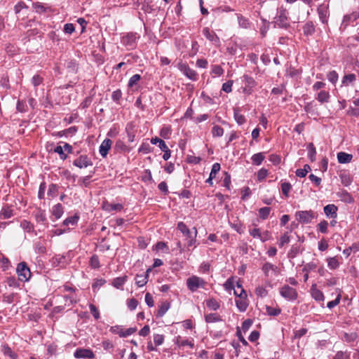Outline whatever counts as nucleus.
Masks as SVG:
<instances>
[{
    "instance_id": "1",
    "label": "nucleus",
    "mask_w": 359,
    "mask_h": 359,
    "mask_svg": "<svg viewBox=\"0 0 359 359\" xmlns=\"http://www.w3.org/2000/svg\"><path fill=\"white\" fill-rule=\"evenodd\" d=\"M274 19L275 26L284 29H287L290 26L288 12L283 6L277 9V13Z\"/></svg>"
},
{
    "instance_id": "2",
    "label": "nucleus",
    "mask_w": 359,
    "mask_h": 359,
    "mask_svg": "<svg viewBox=\"0 0 359 359\" xmlns=\"http://www.w3.org/2000/svg\"><path fill=\"white\" fill-rule=\"evenodd\" d=\"M177 67L178 69L188 79L196 81L198 77V74L195 70L190 68L187 62H183L182 61H180Z\"/></svg>"
},
{
    "instance_id": "3",
    "label": "nucleus",
    "mask_w": 359,
    "mask_h": 359,
    "mask_svg": "<svg viewBox=\"0 0 359 359\" xmlns=\"http://www.w3.org/2000/svg\"><path fill=\"white\" fill-rule=\"evenodd\" d=\"M238 289H241V292L239 293V297L236 299V306L240 311H245L248 306L247 294L241 285H238Z\"/></svg>"
},
{
    "instance_id": "4",
    "label": "nucleus",
    "mask_w": 359,
    "mask_h": 359,
    "mask_svg": "<svg viewBox=\"0 0 359 359\" xmlns=\"http://www.w3.org/2000/svg\"><path fill=\"white\" fill-rule=\"evenodd\" d=\"M140 36L137 33H128L123 36L121 39V43L123 46H126L128 49H134L136 47L137 40Z\"/></svg>"
},
{
    "instance_id": "5",
    "label": "nucleus",
    "mask_w": 359,
    "mask_h": 359,
    "mask_svg": "<svg viewBox=\"0 0 359 359\" xmlns=\"http://www.w3.org/2000/svg\"><path fill=\"white\" fill-rule=\"evenodd\" d=\"M297 220L302 224H309L316 217V214L312 210L298 211L295 214Z\"/></svg>"
},
{
    "instance_id": "6",
    "label": "nucleus",
    "mask_w": 359,
    "mask_h": 359,
    "mask_svg": "<svg viewBox=\"0 0 359 359\" xmlns=\"http://www.w3.org/2000/svg\"><path fill=\"white\" fill-rule=\"evenodd\" d=\"M205 284L203 279L196 276L189 278L187 280V287L191 292L196 291L199 287H203Z\"/></svg>"
},
{
    "instance_id": "7",
    "label": "nucleus",
    "mask_w": 359,
    "mask_h": 359,
    "mask_svg": "<svg viewBox=\"0 0 359 359\" xmlns=\"http://www.w3.org/2000/svg\"><path fill=\"white\" fill-rule=\"evenodd\" d=\"M16 271L20 280L27 281L29 279L31 273L29 269L25 262L20 263L18 265Z\"/></svg>"
},
{
    "instance_id": "8",
    "label": "nucleus",
    "mask_w": 359,
    "mask_h": 359,
    "mask_svg": "<svg viewBox=\"0 0 359 359\" xmlns=\"http://www.w3.org/2000/svg\"><path fill=\"white\" fill-rule=\"evenodd\" d=\"M280 295L289 301H294L297 298V292L295 289L285 285L280 290Z\"/></svg>"
},
{
    "instance_id": "9",
    "label": "nucleus",
    "mask_w": 359,
    "mask_h": 359,
    "mask_svg": "<svg viewBox=\"0 0 359 359\" xmlns=\"http://www.w3.org/2000/svg\"><path fill=\"white\" fill-rule=\"evenodd\" d=\"M318 17L322 23L326 24L330 16L328 5L321 4L317 8Z\"/></svg>"
},
{
    "instance_id": "10",
    "label": "nucleus",
    "mask_w": 359,
    "mask_h": 359,
    "mask_svg": "<svg viewBox=\"0 0 359 359\" xmlns=\"http://www.w3.org/2000/svg\"><path fill=\"white\" fill-rule=\"evenodd\" d=\"M74 355L76 358H84V359H92L95 356L93 352L91 350L86 349V348L77 349L74 352Z\"/></svg>"
},
{
    "instance_id": "11",
    "label": "nucleus",
    "mask_w": 359,
    "mask_h": 359,
    "mask_svg": "<svg viewBox=\"0 0 359 359\" xmlns=\"http://www.w3.org/2000/svg\"><path fill=\"white\" fill-rule=\"evenodd\" d=\"M359 18V12L353 11L351 14L344 15L341 27L344 29L347 27L351 22L356 21Z\"/></svg>"
},
{
    "instance_id": "12",
    "label": "nucleus",
    "mask_w": 359,
    "mask_h": 359,
    "mask_svg": "<svg viewBox=\"0 0 359 359\" xmlns=\"http://www.w3.org/2000/svg\"><path fill=\"white\" fill-rule=\"evenodd\" d=\"M74 165L79 168H87L91 165L90 160L86 156H81L74 161Z\"/></svg>"
},
{
    "instance_id": "13",
    "label": "nucleus",
    "mask_w": 359,
    "mask_h": 359,
    "mask_svg": "<svg viewBox=\"0 0 359 359\" xmlns=\"http://www.w3.org/2000/svg\"><path fill=\"white\" fill-rule=\"evenodd\" d=\"M112 144V141L109 139H105L100 146V154L102 157H105Z\"/></svg>"
},
{
    "instance_id": "14",
    "label": "nucleus",
    "mask_w": 359,
    "mask_h": 359,
    "mask_svg": "<svg viewBox=\"0 0 359 359\" xmlns=\"http://www.w3.org/2000/svg\"><path fill=\"white\" fill-rule=\"evenodd\" d=\"M262 270L266 276L276 275L278 273L277 267L270 263L264 264Z\"/></svg>"
},
{
    "instance_id": "15",
    "label": "nucleus",
    "mask_w": 359,
    "mask_h": 359,
    "mask_svg": "<svg viewBox=\"0 0 359 359\" xmlns=\"http://www.w3.org/2000/svg\"><path fill=\"white\" fill-rule=\"evenodd\" d=\"M337 208L336 205L333 204L327 205L324 208V212L325 215L330 218H336L337 217Z\"/></svg>"
},
{
    "instance_id": "16",
    "label": "nucleus",
    "mask_w": 359,
    "mask_h": 359,
    "mask_svg": "<svg viewBox=\"0 0 359 359\" xmlns=\"http://www.w3.org/2000/svg\"><path fill=\"white\" fill-rule=\"evenodd\" d=\"M303 32L305 36H311L316 32V27L312 21H307L303 26Z\"/></svg>"
},
{
    "instance_id": "17",
    "label": "nucleus",
    "mask_w": 359,
    "mask_h": 359,
    "mask_svg": "<svg viewBox=\"0 0 359 359\" xmlns=\"http://www.w3.org/2000/svg\"><path fill=\"white\" fill-rule=\"evenodd\" d=\"M203 34L206 37L207 39H208L210 41H219V37L217 36V34L214 32L210 31V29L208 27L203 28Z\"/></svg>"
},
{
    "instance_id": "18",
    "label": "nucleus",
    "mask_w": 359,
    "mask_h": 359,
    "mask_svg": "<svg viewBox=\"0 0 359 359\" xmlns=\"http://www.w3.org/2000/svg\"><path fill=\"white\" fill-rule=\"evenodd\" d=\"M353 156L345 152H339L337 154V160L340 163H348L351 161Z\"/></svg>"
},
{
    "instance_id": "19",
    "label": "nucleus",
    "mask_w": 359,
    "mask_h": 359,
    "mask_svg": "<svg viewBox=\"0 0 359 359\" xmlns=\"http://www.w3.org/2000/svg\"><path fill=\"white\" fill-rule=\"evenodd\" d=\"M141 79H142V76L140 74H136L133 75L129 79V81L128 83V88H132L140 87L139 83L141 81Z\"/></svg>"
},
{
    "instance_id": "20",
    "label": "nucleus",
    "mask_w": 359,
    "mask_h": 359,
    "mask_svg": "<svg viewBox=\"0 0 359 359\" xmlns=\"http://www.w3.org/2000/svg\"><path fill=\"white\" fill-rule=\"evenodd\" d=\"M311 292L312 297L315 299L316 301L324 300V295L323 292L320 290H318L315 285H312Z\"/></svg>"
},
{
    "instance_id": "21",
    "label": "nucleus",
    "mask_w": 359,
    "mask_h": 359,
    "mask_svg": "<svg viewBox=\"0 0 359 359\" xmlns=\"http://www.w3.org/2000/svg\"><path fill=\"white\" fill-rule=\"evenodd\" d=\"M102 207L103 209L107 211H121L123 209V205L119 203L112 204L109 203H104Z\"/></svg>"
},
{
    "instance_id": "22",
    "label": "nucleus",
    "mask_w": 359,
    "mask_h": 359,
    "mask_svg": "<svg viewBox=\"0 0 359 359\" xmlns=\"http://www.w3.org/2000/svg\"><path fill=\"white\" fill-rule=\"evenodd\" d=\"M243 78V82L245 84V88H248L250 89L257 87V83L253 78L248 75H244Z\"/></svg>"
},
{
    "instance_id": "23",
    "label": "nucleus",
    "mask_w": 359,
    "mask_h": 359,
    "mask_svg": "<svg viewBox=\"0 0 359 359\" xmlns=\"http://www.w3.org/2000/svg\"><path fill=\"white\" fill-rule=\"evenodd\" d=\"M127 280V276L118 277L113 280L112 285L117 289H121Z\"/></svg>"
},
{
    "instance_id": "24",
    "label": "nucleus",
    "mask_w": 359,
    "mask_h": 359,
    "mask_svg": "<svg viewBox=\"0 0 359 359\" xmlns=\"http://www.w3.org/2000/svg\"><path fill=\"white\" fill-rule=\"evenodd\" d=\"M52 213L56 219L60 218L63 214L62 205L60 203L54 205L52 210Z\"/></svg>"
},
{
    "instance_id": "25",
    "label": "nucleus",
    "mask_w": 359,
    "mask_h": 359,
    "mask_svg": "<svg viewBox=\"0 0 359 359\" xmlns=\"http://www.w3.org/2000/svg\"><path fill=\"white\" fill-rule=\"evenodd\" d=\"M148 275H137L135 278V283L138 287H142L147 284Z\"/></svg>"
},
{
    "instance_id": "26",
    "label": "nucleus",
    "mask_w": 359,
    "mask_h": 359,
    "mask_svg": "<svg viewBox=\"0 0 359 359\" xmlns=\"http://www.w3.org/2000/svg\"><path fill=\"white\" fill-rule=\"evenodd\" d=\"M327 266L330 269H336L339 266V262L336 257L327 259Z\"/></svg>"
},
{
    "instance_id": "27",
    "label": "nucleus",
    "mask_w": 359,
    "mask_h": 359,
    "mask_svg": "<svg viewBox=\"0 0 359 359\" xmlns=\"http://www.w3.org/2000/svg\"><path fill=\"white\" fill-rule=\"evenodd\" d=\"M307 149H308V156L311 161H314L316 160V148L313 143H309L307 145Z\"/></svg>"
},
{
    "instance_id": "28",
    "label": "nucleus",
    "mask_w": 359,
    "mask_h": 359,
    "mask_svg": "<svg viewBox=\"0 0 359 359\" xmlns=\"http://www.w3.org/2000/svg\"><path fill=\"white\" fill-rule=\"evenodd\" d=\"M177 228L184 236H187L188 238L191 237L192 233L188 229L187 225L183 222H180L177 225Z\"/></svg>"
},
{
    "instance_id": "29",
    "label": "nucleus",
    "mask_w": 359,
    "mask_h": 359,
    "mask_svg": "<svg viewBox=\"0 0 359 359\" xmlns=\"http://www.w3.org/2000/svg\"><path fill=\"white\" fill-rule=\"evenodd\" d=\"M32 6L36 12L38 13H46L48 10L50 9L48 7H46L43 4L40 2L33 3Z\"/></svg>"
},
{
    "instance_id": "30",
    "label": "nucleus",
    "mask_w": 359,
    "mask_h": 359,
    "mask_svg": "<svg viewBox=\"0 0 359 359\" xmlns=\"http://www.w3.org/2000/svg\"><path fill=\"white\" fill-rule=\"evenodd\" d=\"M265 156L263 153H257L252 156V161L253 164L259 165L264 161Z\"/></svg>"
},
{
    "instance_id": "31",
    "label": "nucleus",
    "mask_w": 359,
    "mask_h": 359,
    "mask_svg": "<svg viewBox=\"0 0 359 359\" xmlns=\"http://www.w3.org/2000/svg\"><path fill=\"white\" fill-rule=\"evenodd\" d=\"M222 319L217 313H210L205 316V321L208 323L221 321Z\"/></svg>"
},
{
    "instance_id": "32",
    "label": "nucleus",
    "mask_w": 359,
    "mask_h": 359,
    "mask_svg": "<svg viewBox=\"0 0 359 359\" xmlns=\"http://www.w3.org/2000/svg\"><path fill=\"white\" fill-rule=\"evenodd\" d=\"M1 351L4 355L11 357L13 359H16L17 355L15 353L13 352L11 348L8 347L7 345H4L1 347Z\"/></svg>"
},
{
    "instance_id": "33",
    "label": "nucleus",
    "mask_w": 359,
    "mask_h": 359,
    "mask_svg": "<svg viewBox=\"0 0 359 359\" xmlns=\"http://www.w3.org/2000/svg\"><path fill=\"white\" fill-rule=\"evenodd\" d=\"M337 297L333 301H330L327 303V306L329 308V309H332L334 308V306H336L337 305H338L340 302V299H341V292L339 290H337Z\"/></svg>"
},
{
    "instance_id": "34",
    "label": "nucleus",
    "mask_w": 359,
    "mask_h": 359,
    "mask_svg": "<svg viewBox=\"0 0 359 359\" xmlns=\"http://www.w3.org/2000/svg\"><path fill=\"white\" fill-rule=\"evenodd\" d=\"M170 308V304L167 302H163L159 307L158 311V316L162 317L168 311Z\"/></svg>"
},
{
    "instance_id": "35",
    "label": "nucleus",
    "mask_w": 359,
    "mask_h": 359,
    "mask_svg": "<svg viewBox=\"0 0 359 359\" xmlns=\"http://www.w3.org/2000/svg\"><path fill=\"white\" fill-rule=\"evenodd\" d=\"M355 80V75L354 74H349L344 75L342 79V83L347 86L349 83H352Z\"/></svg>"
},
{
    "instance_id": "36",
    "label": "nucleus",
    "mask_w": 359,
    "mask_h": 359,
    "mask_svg": "<svg viewBox=\"0 0 359 359\" xmlns=\"http://www.w3.org/2000/svg\"><path fill=\"white\" fill-rule=\"evenodd\" d=\"M207 306L211 310L216 311L219 308V303L214 299H210L207 301Z\"/></svg>"
},
{
    "instance_id": "37",
    "label": "nucleus",
    "mask_w": 359,
    "mask_h": 359,
    "mask_svg": "<svg viewBox=\"0 0 359 359\" xmlns=\"http://www.w3.org/2000/svg\"><path fill=\"white\" fill-rule=\"evenodd\" d=\"M261 230L257 228L256 225H254V227L249 229V233L250 236H252L254 238H259L261 236Z\"/></svg>"
},
{
    "instance_id": "38",
    "label": "nucleus",
    "mask_w": 359,
    "mask_h": 359,
    "mask_svg": "<svg viewBox=\"0 0 359 359\" xmlns=\"http://www.w3.org/2000/svg\"><path fill=\"white\" fill-rule=\"evenodd\" d=\"M270 211H271V209H270V208H268V207H264V208H260L259 210V217L263 219H266L268 217V216L269 215Z\"/></svg>"
},
{
    "instance_id": "39",
    "label": "nucleus",
    "mask_w": 359,
    "mask_h": 359,
    "mask_svg": "<svg viewBox=\"0 0 359 359\" xmlns=\"http://www.w3.org/2000/svg\"><path fill=\"white\" fill-rule=\"evenodd\" d=\"M338 74L335 71L330 72L327 75V79L333 84H335L338 81Z\"/></svg>"
},
{
    "instance_id": "40",
    "label": "nucleus",
    "mask_w": 359,
    "mask_h": 359,
    "mask_svg": "<svg viewBox=\"0 0 359 359\" xmlns=\"http://www.w3.org/2000/svg\"><path fill=\"white\" fill-rule=\"evenodd\" d=\"M79 220V217L76 216V215H74L73 217H68L67 218L64 222H63V224L65 226H68L69 224L71 225H75L76 224L77 222Z\"/></svg>"
},
{
    "instance_id": "41",
    "label": "nucleus",
    "mask_w": 359,
    "mask_h": 359,
    "mask_svg": "<svg viewBox=\"0 0 359 359\" xmlns=\"http://www.w3.org/2000/svg\"><path fill=\"white\" fill-rule=\"evenodd\" d=\"M212 133L214 137H221L224 134V130L219 126H215L212 128Z\"/></svg>"
},
{
    "instance_id": "42",
    "label": "nucleus",
    "mask_w": 359,
    "mask_h": 359,
    "mask_svg": "<svg viewBox=\"0 0 359 359\" xmlns=\"http://www.w3.org/2000/svg\"><path fill=\"white\" fill-rule=\"evenodd\" d=\"M238 24L243 28H248L249 25L248 20L241 15H238Z\"/></svg>"
},
{
    "instance_id": "43",
    "label": "nucleus",
    "mask_w": 359,
    "mask_h": 359,
    "mask_svg": "<svg viewBox=\"0 0 359 359\" xmlns=\"http://www.w3.org/2000/svg\"><path fill=\"white\" fill-rule=\"evenodd\" d=\"M171 130L169 127H163L160 131V135L164 139L169 138Z\"/></svg>"
},
{
    "instance_id": "44",
    "label": "nucleus",
    "mask_w": 359,
    "mask_h": 359,
    "mask_svg": "<svg viewBox=\"0 0 359 359\" xmlns=\"http://www.w3.org/2000/svg\"><path fill=\"white\" fill-rule=\"evenodd\" d=\"M234 118L238 124H243L245 122V117L239 113L238 109L234 110Z\"/></svg>"
},
{
    "instance_id": "45",
    "label": "nucleus",
    "mask_w": 359,
    "mask_h": 359,
    "mask_svg": "<svg viewBox=\"0 0 359 359\" xmlns=\"http://www.w3.org/2000/svg\"><path fill=\"white\" fill-rule=\"evenodd\" d=\"M358 335L355 332L344 333V339L348 342L355 341Z\"/></svg>"
},
{
    "instance_id": "46",
    "label": "nucleus",
    "mask_w": 359,
    "mask_h": 359,
    "mask_svg": "<svg viewBox=\"0 0 359 359\" xmlns=\"http://www.w3.org/2000/svg\"><path fill=\"white\" fill-rule=\"evenodd\" d=\"M329 97V94L327 91H320L318 95V99L320 102H327Z\"/></svg>"
},
{
    "instance_id": "47",
    "label": "nucleus",
    "mask_w": 359,
    "mask_h": 359,
    "mask_svg": "<svg viewBox=\"0 0 359 359\" xmlns=\"http://www.w3.org/2000/svg\"><path fill=\"white\" fill-rule=\"evenodd\" d=\"M220 164L218 163H215L212 165L211 172L210 173V176H212V177H215L216 175L220 170Z\"/></svg>"
},
{
    "instance_id": "48",
    "label": "nucleus",
    "mask_w": 359,
    "mask_h": 359,
    "mask_svg": "<svg viewBox=\"0 0 359 359\" xmlns=\"http://www.w3.org/2000/svg\"><path fill=\"white\" fill-rule=\"evenodd\" d=\"M255 293L257 296L264 297L267 295V290L262 286H259L255 290Z\"/></svg>"
},
{
    "instance_id": "49",
    "label": "nucleus",
    "mask_w": 359,
    "mask_h": 359,
    "mask_svg": "<svg viewBox=\"0 0 359 359\" xmlns=\"http://www.w3.org/2000/svg\"><path fill=\"white\" fill-rule=\"evenodd\" d=\"M291 184L288 182H284L281 185V189H282V192L283 194L287 196H288V194L291 189Z\"/></svg>"
},
{
    "instance_id": "50",
    "label": "nucleus",
    "mask_w": 359,
    "mask_h": 359,
    "mask_svg": "<svg viewBox=\"0 0 359 359\" xmlns=\"http://www.w3.org/2000/svg\"><path fill=\"white\" fill-rule=\"evenodd\" d=\"M164 341V337L162 334H154V341L156 346H160L163 344Z\"/></svg>"
},
{
    "instance_id": "51",
    "label": "nucleus",
    "mask_w": 359,
    "mask_h": 359,
    "mask_svg": "<svg viewBox=\"0 0 359 359\" xmlns=\"http://www.w3.org/2000/svg\"><path fill=\"white\" fill-rule=\"evenodd\" d=\"M138 304V302L135 299H130L128 300L127 305L130 310H135Z\"/></svg>"
},
{
    "instance_id": "52",
    "label": "nucleus",
    "mask_w": 359,
    "mask_h": 359,
    "mask_svg": "<svg viewBox=\"0 0 359 359\" xmlns=\"http://www.w3.org/2000/svg\"><path fill=\"white\" fill-rule=\"evenodd\" d=\"M267 175H268L267 170H266L264 168H262L257 172L258 180L262 181V180H264L266 177Z\"/></svg>"
},
{
    "instance_id": "53",
    "label": "nucleus",
    "mask_w": 359,
    "mask_h": 359,
    "mask_svg": "<svg viewBox=\"0 0 359 359\" xmlns=\"http://www.w3.org/2000/svg\"><path fill=\"white\" fill-rule=\"evenodd\" d=\"M75 30L74 26L72 23H67L64 26V32L67 34H72Z\"/></svg>"
},
{
    "instance_id": "54",
    "label": "nucleus",
    "mask_w": 359,
    "mask_h": 359,
    "mask_svg": "<svg viewBox=\"0 0 359 359\" xmlns=\"http://www.w3.org/2000/svg\"><path fill=\"white\" fill-rule=\"evenodd\" d=\"M327 226H328L327 222L323 220L318 224V227L320 232L326 233L327 230Z\"/></svg>"
},
{
    "instance_id": "55",
    "label": "nucleus",
    "mask_w": 359,
    "mask_h": 359,
    "mask_svg": "<svg viewBox=\"0 0 359 359\" xmlns=\"http://www.w3.org/2000/svg\"><path fill=\"white\" fill-rule=\"evenodd\" d=\"M145 302L149 307H152L154 305V302L153 297L151 295V294L149 292H147L145 294Z\"/></svg>"
},
{
    "instance_id": "56",
    "label": "nucleus",
    "mask_w": 359,
    "mask_h": 359,
    "mask_svg": "<svg viewBox=\"0 0 359 359\" xmlns=\"http://www.w3.org/2000/svg\"><path fill=\"white\" fill-rule=\"evenodd\" d=\"M224 287L227 290H234L235 289V286H234L233 280L232 279H231V278L228 279L225 282V283L224 284Z\"/></svg>"
},
{
    "instance_id": "57",
    "label": "nucleus",
    "mask_w": 359,
    "mask_h": 359,
    "mask_svg": "<svg viewBox=\"0 0 359 359\" xmlns=\"http://www.w3.org/2000/svg\"><path fill=\"white\" fill-rule=\"evenodd\" d=\"M290 242V236L287 233H284L280 238V246H283L285 244L288 243Z\"/></svg>"
},
{
    "instance_id": "58",
    "label": "nucleus",
    "mask_w": 359,
    "mask_h": 359,
    "mask_svg": "<svg viewBox=\"0 0 359 359\" xmlns=\"http://www.w3.org/2000/svg\"><path fill=\"white\" fill-rule=\"evenodd\" d=\"M252 324V321L250 319L245 320L242 324V330L244 332H247Z\"/></svg>"
},
{
    "instance_id": "59",
    "label": "nucleus",
    "mask_w": 359,
    "mask_h": 359,
    "mask_svg": "<svg viewBox=\"0 0 359 359\" xmlns=\"http://www.w3.org/2000/svg\"><path fill=\"white\" fill-rule=\"evenodd\" d=\"M36 219L37 222L43 224L46 220V217L43 212H39L36 215Z\"/></svg>"
},
{
    "instance_id": "60",
    "label": "nucleus",
    "mask_w": 359,
    "mask_h": 359,
    "mask_svg": "<svg viewBox=\"0 0 359 359\" xmlns=\"http://www.w3.org/2000/svg\"><path fill=\"white\" fill-rule=\"evenodd\" d=\"M20 226H22V228L27 231H30L32 229V224L27 221V220H23L22 222H21V224Z\"/></svg>"
},
{
    "instance_id": "61",
    "label": "nucleus",
    "mask_w": 359,
    "mask_h": 359,
    "mask_svg": "<svg viewBox=\"0 0 359 359\" xmlns=\"http://www.w3.org/2000/svg\"><path fill=\"white\" fill-rule=\"evenodd\" d=\"M270 238H271L270 232L268 231H264L263 232H261V236H260L259 240L262 241V242H265V241L269 240Z\"/></svg>"
},
{
    "instance_id": "62",
    "label": "nucleus",
    "mask_w": 359,
    "mask_h": 359,
    "mask_svg": "<svg viewBox=\"0 0 359 359\" xmlns=\"http://www.w3.org/2000/svg\"><path fill=\"white\" fill-rule=\"evenodd\" d=\"M91 313L93 315L95 319H98L100 318V313L97 309L93 304H90L89 306Z\"/></svg>"
},
{
    "instance_id": "63",
    "label": "nucleus",
    "mask_w": 359,
    "mask_h": 359,
    "mask_svg": "<svg viewBox=\"0 0 359 359\" xmlns=\"http://www.w3.org/2000/svg\"><path fill=\"white\" fill-rule=\"evenodd\" d=\"M90 263V266L93 268L96 269V268H98L100 266L99 259H98V257H96V256H93L91 257Z\"/></svg>"
},
{
    "instance_id": "64",
    "label": "nucleus",
    "mask_w": 359,
    "mask_h": 359,
    "mask_svg": "<svg viewBox=\"0 0 359 359\" xmlns=\"http://www.w3.org/2000/svg\"><path fill=\"white\" fill-rule=\"evenodd\" d=\"M348 357V355L346 353L339 351L335 354L332 359H347Z\"/></svg>"
}]
</instances>
